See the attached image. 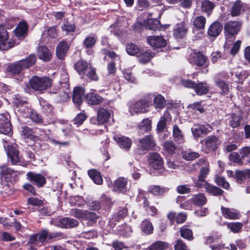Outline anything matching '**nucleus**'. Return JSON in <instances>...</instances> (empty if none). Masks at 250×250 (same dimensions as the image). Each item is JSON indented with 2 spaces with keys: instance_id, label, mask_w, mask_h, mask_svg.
<instances>
[{
  "instance_id": "9b49d317",
  "label": "nucleus",
  "mask_w": 250,
  "mask_h": 250,
  "mask_svg": "<svg viewBox=\"0 0 250 250\" xmlns=\"http://www.w3.org/2000/svg\"><path fill=\"white\" fill-rule=\"evenodd\" d=\"M155 145V140L152 135H147L139 140L138 146L144 150L151 149Z\"/></svg>"
},
{
  "instance_id": "7ed1b4c3",
  "label": "nucleus",
  "mask_w": 250,
  "mask_h": 250,
  "mask_svg": "<svg viewBox=\"0 0 250 250\" xmlns=\"http://www.w3.org/2000/svg\"><path fill=\"white\" fill-rule=\"evenodd\" d=\"M149 164L154 169L160 170L162 174H166L167 171L163 167L164 162L160 155L156 152L150 153L147 158Z\"/></svg>"
},
{
  "instance_id": "49530a36",
  "label": "nucleus",
  "mask_w": 250,
  "mask_h": 250,
  "mask_svg": "<svg viewBox=\"0 0 250 250\" xmlns=\"http://www.w3.org/2000/svg\"><path fill=\"white\" fill-rule=\"evenodd\" d=\"M0 174L2 178L7 180L14 174V171L6 166H2L0 167Z\"/></svg>"
},
{
  "instance_id": "864d4df0",
  "label": "nucleus",
  "mask_w": 250,
  "mask_h": 250,
  "mask_svg": "<svg viewBox=\"0 0 250 250\" xmlns=\"http://www.w3.org/2000/svg\"><path fill=\"white\" fill-rule=\"evenodd\" d=\"M86 210L75 208L71 209L70 213L72 216L78 219H85L86 215Z\"/></svg>"
},
{
  "instance_id": "7c9ffc66",
  "label": "nucleus",
  "mask_w": 250,
  "mask_h": 250,
  "mask_svg": "<svg viewBox=\"0 0 250 250\" xmlns=\"http://www.w3.org/2000/svg\"><path fill=\"white\" fill-rule=\"evenodd\" d=\"M76 70L79 74L83 78L89 68L88 64L86 62L80 61L75 65Z\"/></svg>"
},
{
  "instance_id": "3c124183",
  "label": "nucleus",
  "mask_w": 250,
  "mask_h": 250,
  "mask_svg": "<svg viewBox=\"0 0 250 250\" xmlns=\"http://www.w3.org/2000/svg\"><path fill=\"white\" fill-rule=\"evenodd\" d=\"M215 83L221 89L222 94L227 95L229 93V85L225 81L218 80L215 82Z\"/></svg>"
},
{
  "instance_id": "37998d69",
  "label": "nucleus",
  "mask_w": 250,
  "mask_h": 250,
  "mask_svg": "<svg viewBox=\"0 0 250 250\" xmlns=\"http://www.w3.org/2000/svg\"><path fill=\"white\" fill-rule=\"evenodd\" d=\"M208 164H205V167H203L200 170V173L198 176V180L195 182V185L197 186V184L198 183H208L205 180V178L207 177L208 174L209 172V169L208 168Z\"/></svg>"
},
{
  "instance_id": "de8ad7c7",
  "label": "nucleus",
  "mask_w": 250,
  "mask_h": 250,
  "mask_svg": "<svg viewBox=\"0 0 250 250\" xmlns=\"http://www.w3.org/2000/svg\"><path fill=\"white\" fill-rule=\"evenodd\" d=\"M154 104L156 109L164 108L166 104V100L164 97L161 95H157L154 99Z\"/></svg>"
},
{
  "instance_id": "0e129e2a",
  "label": "nucleus",
  "mask_w": 250,
  "mask_h": 250,
  "mask_svg": "<svg viewBox=\"0 0 250 250\" xmlns=\"http://www.w3.org/2000/svg\"><path fill=\"white\" fill-rule=\"evenodd\" d=\"M215 182L218 186L225 189H228L229 187V184L222 177H217L215 179Z\"/></svg>"
},
{
  "instance_id": "20e7f679",
  "label": "nucleus",
  "mask_w": 250,
  "mask_h": 250,
  "mask_svg": "<svg viewBox=\"0 0 250 250\" xmlns=\"http://www.w3.org/2000/svg\"><path fill=\"white\" fill-rule=\"evenodd\" d=\"M14 41L9 40V35L7 30L1 25H0V50H7L14 46Z\"/></svg>"
},
{
  "instance_id": "bb28decb",
  "label": "nucleus",
  "mask_w": 250,
  "mask_h": 250,
  "mask_svg": "<svg viewBox=\"0 0 250 250\" xmlns=\"http://www.w3.org/2000/svg\"><path fill=\"white\" fill-rule=\"evenodd\" d=\"M27 26L24 21L20 22L14 30L15 34L19 39H23L26 33Z\"/></svg>"
},
{
  "instance_id": "6e6552de",
  "label": "nucleus",
  "mask_w": 250,
  "mask_h": 250,
  "mask_svg": "<svg viewBox=\"0 0 250 250\" xmlns=\"http://www.w3.org/2000/svg\"><path fill=\"white\" fill-rule=\"evenodd\" d=\"M201 143L204 144L205 146V150L206 152L215 149L220 144L218 138L215 136H208L202 140Z\"/></svg>"
},
{
  "instance_id": "338daca9",
  "label": "nucleus",
  "mask_w": 250,
  "mask_h": 250,
  "mask_svg": "<svg viewBox=\"0 0 250 250\" xmlns=\"http://www.w3.org/2000/svg\"><path fill=\"white\" fill-rule=\"evenodd\" d=\"M229 160L232 162L237 163L239 165L242 164V161L240 156L237 152L231 153L229 155Z\"/></svg>"
},
{
  "instance_id": "393cba45",
  "label": "nucleus",
  "mask_w": 250,
  "mask_h": 250,
  "mask_svg": "<svg viewBox=\"0 0 250 250\" xmlns=\"http://www.w3.org/2000/svg\"><path fill=\"white\" fill-rule=\"evenodd\" d=\"M172 135L174 141L178 144H183L185 142L184 134L179 126L175 125L173 126Z\"/></svg>"
},
{
  "instance_id": "dca6fc26",
  "label": "nucleus",
  "mask_w": 250,
  "mask_h": 250,
  "mask_svg": "<svg viewBox=\"0 0 250 250\" xmlns=\"http://www.w3.org/2000/svg\"><path fill=\"white\" fill-rule=\"evenodd\" d=\"M188 31L187 25L184 22L177 24L173 30V36L175 38L184 37Z\"/></svg>"
},
{
  "instance_id": "a19ab883",
  "label": "nucleus",
  "mask_w": 250,
  "mask_h": 250,
  "mask_svg": "<svg viewBox=\"0 0 250 250\" xmlns=\"http://www.w3.org/2000/svg\"><path fill=\"white\" fill-rule=\"evenodd\" d=\"M207 199L203 193L195 194L192 198V202L196 206H203L207 202Z\"/></svg>"
},
{
  "instance_id": "79ce46f5",
  "label": "nucleus",
  "mask_w": 250,
  "mask_h": 250,
  "mask_svg": "<svg viewBox=\"0 0 250 250\" xmlns=\"http://www.w3.org/2000/svg\"><path fill=\"white\" fill-rule=\"evenodd\" d=\"M141 230L146 234L152 233L153 227L151 223L147 220H144L141 224Z\"/></svg>"
},
{
  "instance_id": "aec40b11",
  "label": "nucleus",
  "mask_w": 250,
  "mask_h": 250,
  "mask_svg": "<svg viewBox=\"0 0 250 250\" xmlns=\"http://www.w3.org/2000/svg\"><path fill=\"white\" fill-rule=\"evenodd\" d=\"M37 55L40 60L47 62L51 59L52 53L46 46H41L38 48Z\"/></svg>"
},
{
  "instance_id": "ea45409f",
  "label": "nucleus",
  "mask_w": 250,
  "mask_h": 250,
  "mask_svg": "<svg viewBox=\"0 0 250 250\" xmlns=\"http://www.w3.org/2000/svg\"><path fill=\"white\" fill-rule=\"evenodd\" d=\"M151 120L148 118L144 119L139 125V132L143 134L151 130Z\"/></svg>"
},
{
  "instance_id": "bf43d9fd",
  "label": "nucleus",
  "mask_w": 250,
  "mask_h": 250,
  "mask_svg": "<svg viewBox=\"0 0 250 250\" xmlns=\"http://www.w3.org/2000/svg\"><path fill=\"white\" fill-rule=\"evenodd\" d=\"M159 23L158 21L153 19H149L144 22L145 26L147 29L154 30L158 27Z\"/></svg>"
},
{
  "instance_id": "8fccbe9b",
  "label": "nucleus",
  "mask_w": 250,
  "mask_h": 250,
  "mask_svg": "<svg viewBox=\"0 0 250 250\" xmlns=\"http://www.w3.org/2000/svg\"><path fill=\"white\" fill-rule=\"evenodd\" d=\"M148 191L154 195H160L166 191V189L158 186H151L148 188Z\"/></svg>"
},
{
  "instance_id": "2f4dec72",
  "label": "nucleus",
  "mask_w": 250,
  "mask_h": 250,
  "mask_svg": "<svg viewBox=\"0 0 250 250\" xmlns=\"http://www.w3.org/2000/svg\"><path fill=\"white\" fill-rule=\"evenodd\" d=\"M84 92V89L81 87H77L74 89L73 101L75 104L79 105L82 103Z\"/></svg>"
},
{
  "instance_id": "4468645a",
  "label": "nucleus",
  "mask_w": 250,
  "mask_h": 250,
  "mask_svg": "<svg viewBox=\"0 0 250 250\" xmlns=\"http://www.w3.org/2000/svg\"><path fill=\"white\" fill-rule=\"evenodd\" d=\"M221 209L222 215L226 219L236 220L240 218L239 212L235 209L222 207Z\"/></svg>"
},
{
  "instance_id": "f257e3e1",
  "label": "nucleus",
  "mask_w": 250,
  "mask_h": 250,
  "mask_svg": "<svg viewBox=\"0 0 250 250\" xmlns=\"http://www.w3.org/2000/svg\"><path fill=\"white\" fill-rule=\"evenodd\" d=\"M35 55H30L27 58L12 63L7 67V71L12 74H16L21 73L24 69L28 68L36 62Z\"/></svg>"
},
{
  "instance_id": "58836bf2",
  "label": "nucleus",
  "mask_w": 250,
  "mask_h": 250,
  "mask_svg": "<svg viewBox=\"0 0 250 250\" xmlns=\"http://www.w3.org/2000/svg\"><path fill=\"white\" fill-rule=\"evenodd\" d=\"M168 244L161 241H157L152 243L145 250H165L168 248Z\"/></svg>"
},
{
  "instance_id": "052dcab7",
  "label": "nucleus",
  "mask_w": 250,
  "mask_h": 250,
  "mask_svg": "<svg viewBox=\"0 0 250 250\" xmlns=\"http://www.w3.org/2000/svg\"><path fill=\"white\" fill-rule=\"evenodd\" d=\"M202 102H196L193 104H189L188 107L193 110H197L200 113L204 112V106L202 104Z\"/></svg>"
},
{
  "instance_id": "9d476101",
  "label": "nucleus",
  "mask_w": 250,
  "mask_h": 250,
  "mask_svg": "<svg viewBox=\"0 0 250 250\" xmlns=\"http://www.w3.org/2000/svg\"><path fill=\"white\" fill-rule=\"evenodd\" d=\"M147 42L152 47L156 48L164 47L167 45V42L161 36H150L147 38Z\"/></svg>"
},
{
  "instance_id": "b1692460",
  "label": "nucleus",
  "mask_w": 250,
  "mask_h": 250,
  "mask_svg": "<svg viewBox=\"0 0 250 250\" xmlns=\"http://www.w3.org/2000/svg\"><path fill=\"white\" fill-rule=\"evenodd\" d=\"M85 98L86 102L88 104L92 105L99 104L103 100L102 97L93 92L88 93L86 95Z\"/></svg>"
},
{
  "instance_id": "c756f323",
  "label": "nucleus",
  "mask_w": 250,
  "mask_h": 250,
  "mask_svg": "<svg viewBox=\"0 0 250 250\" xmlns=\"http://www.w3.org/2000/svg\"><path fill=\"white\" fill-rule=\"evenodd\" d=\"M222 30V26L219 22H213L208 30V34L210 36L216 37Z\"/></svg>"
},
{
  "instance_id": "f3484780",
  "label": "nucleus",
  "mask_w": 250,
  "mask_h": 250,
  "mask_svg": "<svg viewBox=\"0 0 250 250\" xmlns=\"http://www.w3.org/2000/svg\"><path fill=\"white\" fill-rule=\"evenodd\" d=\"M114 140L118 143L121 148L129 150L131 147L132 142L131 140L125 136H119L118 135L114 136Z\"/></svg>"
},
{
  "instance_id": "a18cd8bd",
  "label": "nucleus",
  "mask_w": 250,
  "mask_h": 250,
  "mask_svg": "<svg viewBox=\"0 0 250 250\" xmlns=\"http://www.w3.org/2000/svg\"><path fill=\"white\" fill-rule=\"evenodd\" d=\"M214 6L215 5L213 3L209 0H205L202 2L201 7L202 11L206 12L208 15L212 12Z\"/></svg>"
},
{
  "instance_id": "ddd939ff",
  "label": "nucleus",
  "mask_w": 250,
  "mask_h": 250,
  "mask_svg": "<svg viewBox=\"0 0 250 250\" xmlns=\"http://www.w3.org/2000/svg\"><path fill=\"white\" fill-rule=\"evenodd\" d=\"M197 187L198 188H205L207 192L213 196L221 195L223 193V191L222 189L208 183H198L197 184Z\"/></svg>"
},
{
  "instance_id": "473e14b6",
  "label": "nucleus",
  "mask_w": 250,
  "mask_h": 250,
  "mask_svg": "<svg viewBox=\"0 0 250 250\" xmlns=\"http://www.w3.org/2000/svg\"><path fill=\"white\" fill-rule=\"evenodd\" d=\"M4 117L0 119V132L4 134H9L11 132V125L8 119L3 121Z\"/></svg>"
},
{
  "instance_id": "f8f14e48",
  "label": "nucleus",
  "mask_w": 250,
  "mask_h": 250,
  "mask_svg": "<svg viewBox=\"0 0 250 250\" xmlns=\"http://www.w3.org/2000/svg\"><path fill=\"white\" fill-rule=\"evenodd\" d=\"M111 116L110 112L104 108H100L97 111V118L96 122L92 119L93 123L98 125L104 124L108 121Z\"/></svg>"
},
{
  "instance_id": "c85d7f7f",
  "label": "nucleus",
  "mask_w": 250,
  "mask_h": 250,
  "mask_svg": "<svg viewBox=\"0 0 250 250\" xmlns=\"http://www.w3.org/2000/svg\"><path fill=\"white\" fill-rule=\"evenodd\" d=\"M19 110L21 112H24L23 113L24 116L26 117H27L29 113H30L29 115V118L34 122L40 123L42 121V119L36 112L34 111H31V110L28 108H26V111H25V110L23 109V107H20Z\"/></svg>"
},
{
  "instance_id": "f03ea898",
  "label": "nucleus",
  "mask_w": 250,
  "mask_h": 250,
  "mask_svg": "<svg viewBox=\"0 0 250 250\" xmlns=\"http://www.w3.org/2000/svg\"><path fill=\"white\" fill-rule=\"evenodd\" d=\"M29 83L32 89L42 92L50 87L52 82L50 79L46 77L34 76L30 80Z\"/></svg>"
},
{
  "instance_id": "603ef678",
  "label": "nucleus",
  "mask_w": 250,
  "mask_h": 250,
  "mask_svg": "<svg viewBox=\"0 0 250 250\" xmlns=\"http://www.w3.org/2000/svg\"><path fill=\"white\" fill-rule=\"evenodd\" d=\"M181 236L188 240H192L193 233L191 230L187 228L186 227H183L180 231Z\"/></svg>"
},
{
  "instance_id": "774afa93",
  "label": "nucleus",
  "mask_w": 250,
  "mask_h": 250,
  "mask_svg": "<svg viewBox=\"0 0 250 250\" xmlns=\"http://www.w3.org/2000/svg\"><path fill=\"white\" fill-rule=\"evenodd\" d=\"M174 248L175 250H187L186 245L181 240L176 241Z\"/></svg>"
},
{
  "instance_id": "13d9d810",
  "label": "nucleus",
  "mask_w": 250,
  "mask_h": 250,
  "mask_svg": "<svg viewBox=\"0 0 250 250\" xmlns=\"http://www.w3.org/2000/svg\"><path fill=\"white\" fill-rule=\"evenodd\" d=\"M242 226V224L239 222L229 223L227 224V228L234 233L239 232Z\"/></svg>"
},
{
  "instance_id": "e433bc0d",
  "label": "nucleus",
  "mask_w": 250,
  "mask_h": 250,
  "mask_svg": "<svg viewBox=\"0 0 250 250\" xmlns=\"http://www.w3.org/2000/svg\"><path fill=\"white\" fill-rule=\"evenodd\" d=\"M194 89L196 93L198 95L201 96L208 93L209 86L206 83H196Z\"/></svg>"
},
{
  "instance_id": "a878e982",
  "label": "nucleus",
  "mask_w": 250,
  "mask_h": 250,
  "mask_svg": "<svg viewBox=\"0 0 250 250\" xmlns=\"http://www.w3.org/2000/svg\"><path fill=\"white\" fill-rule=\"evenodd\" d=\"M69 46L65 42H61L58 45L56 48V55L60 59H62L65 56Z\"/></svg>"
},
{
  "instance_id": "a211bd4d",
  "label": "nucleus",
  "mask_w": 250,
  "mask_h": 250,
  "mask_svg": "<svg viewBox=\"0 0 250 250\" xmlns=\"http://www.w3.org/2000/svg\"><path fill=\"white\" fill-rule=\"evenodd\" d=\"M97 41V38L95 36H87L83 41V46L86 49V51L88 55H91L93 53L91 48L95 45Z\"/></svg>"
},
{
  "instance_id": "39448f33",
  "label": "nucleus",
  "mask_w": 250,
  "mask_h": 250,
  "mask_svg": "<svg viewBox=\"0 0 250 250\" xmlns=\"http://www.w3.org/2000/svg\"><path fill=\"white\" fill-rule=\"evenodd\" d=\"M241 23L238 21H228L224 26L226 39L229 40L238 33L240 29Z\"/></svg>"
},
{
  "instance_id": "6e6d98bb",
  "label": "nucleus",
  "mask_w": 250,
  "mask_h": 250,
  "mask_svg": "<svg viewBox=\"0 0 250 250\" xmlns=\"http://www.w3.org/2000/svg\"><path fill=\"white\" fill-rule=\"evenodd\" d=\"M182 158L188 161H192L199 157V154L195 152L187 151L182 154Z\"/></svg>"
},
{
  "instance_id": "412c9836",
  "label": "nucleus",
  "mask_w": 250,
  "mask_h": 250,
  "mask_svg": "<svg viewBox=\"0 0 250 250\" xmlns=\"http://www.w3.org/2000/svg\"><path fill=\"white\" fill-rule=\"evenodd\" d=\"M4 146L5 148L7 147V153L12 162L14 164L18 163L20 160L18 151L13 146H6V144H4Z\"/></svg>"
},
{
  "instance_id": "0eeeda50",
  "label": "nucleus",
  "mask_w": 250,
  "mask_h": 250,
  "mask_svg": "<svg viewBox=\"0 0 250 250\" xmlns=\"http://www.w3.org/2000/svg\"><path fill=\"white\" fill-rule=\"evenodd\" d=\"M190 63L197 66H207L208 59L200 52L193 51L190 54L189 57Z\"/></svg>"
},
{
  "instance_id": "1a4fd4ad",
  "label": "nucleus",
  "mask_w": 250,
  "mask_h": 250,
  "mask_svg": "<svg viewBox=\"0 0 250 250\" xmlns=\"http://www.w3.org/2000/svg\"><path fill=\"white\" fill-rule=\"evenodd\" d=\"M148 106V103L145 100H141L138 102L131 103L129 106V111L131 114L144 113L146 111V107Z\"/></svg>"
},
{
  "instance_id": "4d7b16f0",
  "label": "nucleus",
  "mask_w": 250,
  "mask_h": 250,
  "mask_svg": "<svg viewBox=\"0 0 250 250\" xmlns=\"http://www.w3.org/2000/svg\"><path fill=\"white\" fill-rule=\"evenodd\" d=\"M126 52L130 55H137L139 52V48L133 43H128L126 46Z\"/></svg>"
},
{
  "instance_id": "680f3d73",
  "label": "nucleus",
  "mask_w": 250,
  "mask_h": 250,
  "mask_svg": "<svg viewBox=\"0 0 250 250\" xmlns=\"http://www.w3.org/2000/svg\"><path fill=\"white\" fill-rule=\"evenodd\" d=\"M139 61L142 63H146L149 62L152 57L151 54L148 51L141 53L139 56Z\"/></svg>"
},
{
  "instance_id": "c9c22d12",
  "label": "nucleus",
  "mask_w": 250,
  "mask_h": 250,
  "mask_svg": "<svg viewBox=\"0 0 250 250\" xmlns=\"http://www.w3.org/2000/svg\"><path fill=\"white\" fill-rule=\"evenodd\" d=\"M88 174L93 181L97 185H101L103 183V178L99 171L95 169L89 170Z\"/></svg>"
},
{
  "instance_id": "4c0bfd02",
  "label": "nucleus",
  "mask_w": 250,
  "mask_h": 250,
  "mask_svg": "<svg viewBox=\"0 0 250 250\" xmlns=\"http://www.w3.org/2000/svg\"><path fill=\"white\" fill-rule=\"evenodd\" d=\"M243 3L240 0L235 1L231 7L230 14L232 17L238 16L243 10Z\"/></svg>"
},
{
  "instance_id": "cd10ccee",
  "label": "nucleus",
  "mask_w": 250,
  "mask_h": 250,
  "mask_svg": "<svg viewBox=\"0 0 250 250\" xmlns=\"http://www.w3.org/2000/svg\"><path fill=\"white\" fill-rule=\"evenodd\" d=\"M164 153L166 156H172L174 153L176 147L172 141H166L163 145Z\"/></svg>"
},
{
  "instance_id": "72a5a7b5",
  "label": "nucleus",
  "mask_w": 250,
  "mask_h": 250,
  "mask_svg": "<svg viewBox=\"0 0 250 250\" xmlns=\"http://www.w3.org/2000/svg\"><path fill=\"white\" fill-rule=\"evenodd\" d=\"M167 217L171 221L175 220L178 224H181L186 221L187 215L183 213L176 214L175 212H171L167 215Z\"/></svg>"
},
{
  "instance_id": "e2e57ef3",
  "label": "nucleus",
  "mask_w": 250,
  "mask_h": 250,
  "mask_svg": "<svg viewBox=\"0 0 250 250\" xmlns=\"http://www.w3.org/2000/svg\"><path fill=\"white\" fill-rule=\"evenodd\" d=\"M87 118V116L83 113L78 114L73 120V123L78 126L81 125Z\"/></svg>"
},
{
  "instance_id": "09e8293b",
  "label": "nucleus",
  "mask_w": 250,
  "mask_h": 250,
  "mask_svg": "<svg viewBox=\"0 0 250 250\" xmlns=\"http://www.w3.org/2000/svg\"><path fill=\"white\" fill-rule=\"evenodd\" d=\"M21 135L24 139H29L33 141H35L37 139V137L32 134V130L26 126L22 127Z\"/></svg>"
},
{
  "instance_id": "69168bd1",
  "label": "nucleus",
  "mask_w": 250,
  "mask_h": 250,
  "mask_svg": "<svg viewBox=\"0 0 250 250\" xmlns=\"http://www.w3.org/2000/svg\"><path fill=\"white\" fill-rule=\"evenodd\" d=\"M249 75V72L245 70L241 71L237 70L235 72V76L237 78L238 80L240 82L241 81L246 79Z\"/></svg>"
},
{
  "instance_id": "5fc2aeb1",
  "label": "nucleus",
  "mask_w": 250,
  "mask_h": 250,
  "mask_svg": "<svg viewBox=\"0 0 250 250\" xmlns=\"http://www.w3.org/2000/svg\"><path fill=\"white\" fill-rule=\"evenodd\" d=\"M206 19L203 16L196 17L193 21V25L197 29H203L206 23Z\"/></svg>"
},
{
  "instance_id": "c03bdc74",
  "label": "nucleus",
  "mask_w": 250,
  "mask_h": 250,
  "mask_svg": "<svg viewBox=\"0 0 250 250\" xmlns=\"http://www.w3.org/2000/svg\"><path fill=\"white\" fill-rule=\"evenodd\" d=\"M241 120L240 116L232 114L228 118L227 120L228 124L232 127L234 128L240 125Z\"/></svg>"
},
{
  "instance_id": "5701e85b",
  "label": "nucleus",
  "mask_w": 250,
  "mask_h": 250,
  "mask_svg": "<svg viewBox=\"0 0 250 250\" xmlns=\"http://www.w3.org/2000/svg\"><path fill=\"white\" fill-rule=\"evenodd\" d=\"M78 224L79 222L77 220L66 217L60 219L59 223L57 225L63 228H72L76 227Z\"/></svg>"
},
{
  "instance_id": "6ab92c4d",
  "label": "nucleus",
  "mask_w": 250,
  "mask_h": 250,
  "mask_svg": "<svg viewBox=\"0 0 250 250\" xmlns=\"http://www.w3.org/2000/svg\"><path fill=\"white\" fill-rule=\"evenodd\" d=\"M171 119V115L167 111H166L164 115L161 117L160 121L157 124L156 130L158 132H163L167 125V123Z\"/></svg>"
},
{
  "instance_id": "4be33fe9",
  "label": "nucleus",
  "mask_w": 250,
  "mask_h": 250,
  "mask_svg": "<svg viewBox=\"0 0 250 250\" xmlns=\"http://www.w3.org/2000/svg\"><path fill=\"white\" fill-rule=\"evenodd\" d=\"M192 133L195 138H198L203 134H208L210 131L203 125H195L191 128Z\"/></svg>"
},
{
  "instance_id": "2eb2a0df",
  "label": "nucleus",
  "mask_w": 250,
  "mask_h": 250,
  "mask_svg": "<svg viewBox=\"0 0 250 250\" xmlns=\"http://www.w3.org/2000/svg\"><path fill=\"white\" fill-rule=\"evenodd\" d=\"M127 180L124 177H119L114 183V189L118 192L125 193L127 190Z\"/></svg>"
},
{
  "instance_id": "f704fd0d",
  "label": "nucleus",
  "mask_w": 250,
  "mask_h": 250,
  "mask_svg": "<svg viewBox=\"0 0 250 250\" xmlns=\"http://www.w3.org/2000/svg\"><path fill=\"white\" fill-rule=\"evenodd\" d=\"M235 178L239 183H241L242 181L247 178H250V169L236 170L235 171Z\"/></svg>"
},
{
  "instance_id": "423d86ee",
  "label": "nucleus",
  "mask_w": 250,
  "mask_h": 250,
  "mask_svg": "<svg viewBox=\"0 0 250 250\" xmlns=\"http://www.w3.org/2000/svg\"><path fill=\"white\" fill-rule=\"evenodd\" d=\"M26 179L39 188L42 187L46 182L45 176L42 174L29 171L26 173Z\"/></svg>"
}]
</instances>
